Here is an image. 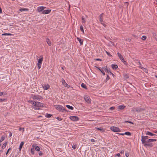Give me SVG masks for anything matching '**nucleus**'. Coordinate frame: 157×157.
I'll return each instance as SVG.
<instances>
[{
  "mask_svg": "<svg viewBox=\"0 0 157 157\" xmlns=\"http://www.w3.org/2000/svg\"><path fill=\"white\" fill-rule=\"evenodd\" d=\"M46 41L48 44L50 46L51 45V42L49 39L48 38H47Z\"/></svg>",
  "mask_w": 157,
  "mask_h": 157,
  "instance_id": "nucleus-25",
  "label": "nucleus"
},
{
  "mask_svg": "<svg viewBox=\"0 0 157 157\" xmlns=\"http://www.w3.org/2000/svg\"><path fill=\"white\" fill-rule=\"evenodd\" d=\"M105 52L109 56H112L110 54V53L109 52H108L106 51H105Z\"/></svg>",
  "mask_w": 157,
  "mask_h": 157,
  "instance_id": "nucleus-48",
  "label": "nucleus"
},
{
  "mask_svg": "<svg viewBox=\"0 0 157 157\" xmlns=\"http://www.w3.org/2000/svg\"><path fill=\"white\" fill-rule=\"evenodd\" d=\"M110 129L112 131L115 132H120L121 131V130L118 128L116 127H111Z\"/></svg>",
  "mask_w": 157,
  "mask_h": 157,
  "instance_id": "nucleus-3",
  "label": "nucleus"
},
{
  "mask_svg": "<svg viewBox=\"0 0 157 157\" xmlns=\"http://www.w3.org/2000/svg\"><path fill=\"white\" fill-rule=\"evenodd\" d=\"M80 30H81V31L82 32H83V33H84V30L83 29V27H82V25H80Z\"/></svg>",
  "mask_w": 157,
  "mask_h": 157,
  "instance_id": "nucleus-36",
  "label": "nucleus"
},
{
  "mask_svg": "<svg viewBox=\"0 0 157 157\" xmlns=\"http://www.w3.org/2000/svg\"><path fill=\"white\" fill-rule=\"evenodd\" d=\"M82 22L83 23H85L86 22V18L84 16L82 17Z\"/></svg>",
  "mask_w": 157,
  "mask_h": 157,
  "instance_id": "nucleus-27",
  "label": "nucleus"
},
{
  "mask_svg": "<svg viewBox=\"0 0 157 157\" xmlns=\"http://www.w3.org/2000/svg\"><path fill=\"white\" fill-rule=\"evenodd\" d=\"M121 155L119 153L117 154L116 155V157H120Z\"/></svg>",
  "mask_w": 157,
  "mask_h": 157,
  "instance_id": "nucleus-43",
  "label": "nucleus"
},
{
  "mask_svg": "<svg viewBox=\"0 0 157 157\" xmlns=\"http://www.w3.org/2000/svg\"><path fill=\"white\" fill-rule=\"evenodd\" d=\"M153 132L155 133H157V131L156 130H155L153 131Z\"/></svg>",
  "mask_w": 157,
  "mask_h": 157,
  "instance_id": "nucleus-64",
  "label": "nucleus"
},
{
  "mask_svg": "<svg viewBox=\"0 0 157 157\" xmlns=\"http://www.w3.org/2000/svg\"><path fill=\"white\" fill-rule=\"evenodd\" d=\"M117 54L118 57H119L121 60H122L123 59H124L123 56L120 53H119V52H118Z\"/></svg>",
  "mask_w": 157,
  "mask_h": 157,
  "instance_id": "nucleus-22",
  "label": "nucleus"
},
{
  "mask_svg": "<svg viewBox=\"0 0 157 157\" xmlns=\"http://www.w3.org/2000/svg\"><path fill=\"white\" fill-rule=\"evenodd\" d=\"M125 107V106L124 105H119L118 106V109H119L122 110V109H123Z\"/></svg>",
  "mask_w": 157,
  "mask_h": 157,
  "instance_id": "nucleus-20",
  "label": "nucleus"
},
{
  "mask_svg": "<svg viewBox=\"0 0 157 157\" xmlns=\"http://www.w3.org/2000/svg\"><path fill=\"white\" fill-rule=\"evenodd\" d=\"M125 122H128L129 123H131V124H133V123L132 122H131L130 121H126Z\"/></svg>",
  "mask_w": 157,
  "mask_h": 157,
  "instance_id": "nucleus-56",
  "label": "nucleus"
},
{
  "mask_svg": "<svg viewBox=\"0 0 157 157\" xmlns=\"http://www.w3.org/2000/svg\"><path fill=\"white\" fill-rule=\"evenodd\" d=\"M84 98L86 102L88 103H90V99L88 96L87 95H84Z\"/></svg>",
  "mask_w": 157,
  "mask_h": 157,
  "instance_id": "nucleus-8",
  "label": "nucleus"
},
{
  "mask_svg": "<svg viewBox=\"0 0 157 157\" xmlns=\"http://www.w3.org/2000/svg\"><path fill=\"white\" fill-rule=\"evenodd\" d=\"M77 39L79 41L81 45H82L83 44V41L82 39H81L78 37H77Z\"/></svg>",
  "mask_w": 157,
  "mask_h": 157,
  "instance_id": "nucleus-18",
  "label": "nucleus"
},
{
  "mask_svg": "<svg viewBox=\"0 0 157 157\" xmlns=\"http://www.w3.org/2000/svg\"><path fill=\"white\" fill-rule=\"evenodd\" d=\"M77 146L75 145H73L72 146V148L75 149L76 148Z\"/></svg>",
  "mask_w": 157,
  "mask_h": 157,
  "instance_id": "nucleus-44",
  "label": "nucleus"
},
{
  "mask_svg": "<svg viewBox=\"0 0 157 157\" xmlns=\"http://www.w3.org/2000/svg\"><path fill=\"white\" fill-rule=\"evenodd\" d=\"M123 63L125 65H126L127 64V63L126 62V61L124 60V59L122 60H121Z\"/></svg>",
  "mask_w": 157,
  "mask_h": 157,
  "instance_id": "nucleus-40",
  "label": "nucleus"
},
{
  "mask_svg": "<svg viewBox=\"0 0 157 157\" xmlns=\"http://www.w3.org/2000/svg\"><path fill=\"white\" fill-rule=\"evenodd\" d=\"M12 35V34H10V33H5L4 34H2V36H3V35H4V36H7V35L10 36V35Z\"/></svg>",
  "mask_w": 157,
  "mask_h": 157,
  "instance_id": "nucleus-33",
  "label": "nucleus"
},
{
  "mask_svg": "<svg viewBox=\"0 0 157 157\" xmlns=\"http://www.w3.org/2000/svg\"><path fill=\"white\" fill-rule=\"evenodd\" d=\"M6 100V99H2V98H0V102H2V101H5Z\"/></svg>",
  "mask_w": 157,
  "mask_h": 157,
  "instance_id": "nucleus-42",
  "label": "nucleus"
},
{
  "mask_svg": "<svg viewBox=\"0 0 157 157\" xmlns=\"http://www.w3.org/2000/svg\"><path fill=\"white\" fill-rule=\"evenodd\" d=\"M139 67L142 69H144V68L143 67H142L141 66H140Z\"/></svg>",
  "mask_w": 157,
  "mask_h": 157,
  "instance_id": "nucleus-63",
  "label": "nucleus"
},
{
  "mask_svg": "<svg viewBox=\"0 0 157 157\" xmlns=\"http://www.w3.org/2000/svg\"><path fill=\"white\" fill-rule=\"evenodd\" d=\"M2 13V10L1 8L0 7V13Z\"/></svg>",
  "mask_w": 157,
  "mask_h": 157,
  "instance_id": "nucleus-60",
  "label": "nucleus"
},
{
  "mask_svg": "<svg viewBox=\"0 0 157 157\" xmlns=\"http://www.w3.org/2000/svg\"><path fill=\"white\" fill-rule=\"evenodd\" d=\"M109 76L107 75V77L106 78V81H107L108 80H109Z\"/></svg>",
  "mask_w": 157,
  "mask_h": 157,
  "instance_id": "nucleus-45",
  "label": "nucleus"
},
{
  "mask_svg": "<svg viewBox=\"0 0 157 157\" xmlns=\"http://www.w3.org/2000/svg\"><path fill=\"white\" fill-rule=\"evenodd\" d=\"M149 137L148 136H141V141L142 144L147 143H149L150 142L148 139Z\"/></svg>",
  "mask_w": 157,
  "mask_h": 157,
  "instance_id": "nucleus-2",
  "label": "nucleus"
},
{
  "mask_svg": "<svg viewBox=\"0 0 157 157\" xmlns=\"http://www.w3.org/2000/svg\"><path fill=\"white\" fill-rule=\"evenodd\" d=\"M90 140H91V142H95V140L93 139H91Z\"/></svg>",
  "mask_w": 157,
  "mask_h": 157,
  "instance_id": "nucleus-55",
  "label": "nucleus"
},
{
  "mask_svg": "<svg viewBox=\"0 0 157 157\" xmlns=\"http://www.w3.org/2000/svg\"><path fill=\"white\" fill-rule=\"evenodd\" d=\"M56 109L59 110L60 111L65 110L64 108L60 105H56Z\"/></svg>",
  "mask_w": 157,
  "mask_h": 157,
  "instance_id": "nucleus-6",
  "label": "nucleus"
},
{
  "mask_svg": "<svg viewBox=\"0 0 157 157\" xmlns=\"http://www.w3.org/2000/svg\"><path fill=\"white\" fill-rule=\"evenodd\" d=\"M41 97L39 95H34L32 97V98L33 99H36L38 101H40V99Z\"/></svg>",
  "mask_w": 157,
  "mask_h": 157,
  "instance_id": "nucleus-10",
  "label": "nucleus"
},
{
  "mask_svg": "<svg viewBox=\"0 0 157 157\" xmlns=\"http://www.w3.org/2000/svg\"><path fill=\"white\" fill-rule=\"evenodd\" d=\"M103 14V13H102L99 16V20L101 22V23H102L103 22V20H102Z\"/></svg>",
  "mask_w": 157,
  "mask_h": 157,
  "instance_id": "nucleus-15",
  "label": "nucleus"
},
{
  "mask_svg": "<svg viewBox=\"0 0 157 157\" xmlns=\"http://www.w3.org/2000/svg\"><path fill=\"white\" fill-rule=\"evenodd\" d=\"M144 110V109L140 108H136V110L137 112H140L143 111Z\"/></svg>",
  "mask_w": 157,
  "mask_h": 157,
  "instance_id": "nucleus-16",
  "label": "nucleus"
},
{
  "mask_svg": "<svg viewBox=\"0 0 157 157\" xmlns=\"http://www.w3.org/2000/svg\"><path fill=\"white\" fill-rule=\"evenodd\" d=\"M44 6H40L38 7L37 8V11L39 13L42 12L46 8Z\"/></svg>",
  "mask_w": 157,
  "mask_h": 157,
  "instance_id": "nucleus-9",
  "label": "nucleus"
},
{
  "mask_svg": "<svg viewBox=\"0 0 157 157\" xmlns=\"http://www.w3.org/2000/svg\"><path fill=\"white\" fill-rule=\"evenodd\" d=\"M51 10H44L41 12V13L43 14H47L49 13H50Z\"/></svg>",
  "mask_w": 157,
  "mask_h": 157,
  "instance_id": "nucleus-12",
  "label": "nucleus"
},
{
  "mask_svg": "<svg viewBox=\"0 0 157 157\" xmlns=\"http://www.w3.org/2000/svg\"><path fill=\"white\" fill-rule=\"evenodd\" d=\"M43 154L42 152L41 151H40L39 153V155L40 156H41L43 155Z\"/></svg>",
  "mask_w": 157,
  "mask_h": 157,
  "instance_id": "nucleus-46",
  "label": "nucleus"
},
{
  "mask_svg": "<svg viewBox=\"0 0 157 157\" xmlns=\"http://www.w3.org/2000/svg\"><path fill=\"white\" fill-rule=\"evenodd\" d=\"M138 63H139V65L140 66L141 65V63L140 62H138Z\"/></svg>",
  "mask_w": 157,
  "mask_h": 157,
  "instance_id": "nucleus-61",
  "label": "nucleus"
},
{
  "mask_svg": "<svg viewBox=\"0 0 157 157\" xmlns=\"http://www.w3.org/2000/svg\"><path fill=\"white\" fill-rule=\"evenodd\" d=\"M125 155L126 157H128L129 156V154L128 153L126 152L125 153Z\"/></svg>",
  "mask_w": 157,
  "mask_h": 157,
  "instance_id": "nucleus-47",
  "label": "nucleus"
},
{
  "mask_svg": "<svg viewBox=\"0 0 157 157\" xmlns=\"http://www.w3.org/2000/svg\"><path fill=\"white\" fill-rule=\"evenodd\" d=\"M6 145H7V142H6L2 146V149H4V148H5L6 147Z\"/></svg>",
  "mask_w": 157,
  "mask_h": 157,
  "instance_id": "nucleus-29",
  "label": "nucleus"
},
{
  "mask_svg": "<svg viewBox=\"0 0 157 157\" xmlns=\"http://www.w3.org/2000/svg\"><path fill=\"white\" fill-rule=\"evenodd\" d=\"M12 133H11V132H10V134H9V136L10 137H11L12 136Z\"/></svg>",
  "mask_w": 157,
  "mask_h": 157,
  "instance_id": "nucleus-57",
  "label": "nucleus"
},
{
  "mask_svg": "<svg viewBox=\"0 0 157 157\" xmlns=\"http://www.w3.org/2000/svg\"><path fill=\"white\" fill-rule=\"evenodd\" d=\"M4 93L3 92H0V96H2L3 95Z\"/></svg>",
  "mask_w": 157,
  "mask_h": 157,
  "instance_id": "nucleus-53",
  "label": "nucleus"
},
{
  "mask_svg": "<svg viewBox=\"0 0 157 157\" xmlns=\"http://www.w3.org/2000/svg\"><path fill=\"white\" fill-rule=\"evenodd\" d=\"M34 148H35L36 151H39L40 150V148L37 146L35 145H33L32 146Z\"/></svg>",
  "mask_w": 157,
  "mask_h": 157,
  "instance_id": "nucleus-13",
  "label": "nucleus"
},
{
  "mask_svg": "<svg viewBox=\"0 0 157 157\" xmlns=\"http://www.w3.org/2000/svg\"><path fill=\"white\" fill-rule=\"evenodd\" d=\"M124 135H126L128 136H131V133L130 132H126L124 133Z\"/></svg>",
  "mask_w": 157,
  "mask_h": 157,
  "instance_id": "nucleus-31",
  "label": "nucleus"
},
{
  "mask_svg": "<svg viewBox=\"0 0 157 157\" xmlns=\"http://www.w3.org/2000/svg\"><path fill=\"white\" fill-rule=\"evenodd\" d=\"M95 128L96 129L100 130L102 132H103V131L104 130L103 128Z\"/></svg>",
  "mask_w": 157,
  "mask_h": 157,
  "instance_id": "nucleus-30",
  "label": "nucleus"
},
{
  "mask_svg": "<svg viewBox=\"0 0 157 157\" xmlns=\"http://www.w3.org/2000/svg\"><path fill=\"white\" fill-rule=\"evenodd\" d=\"M81 86L82 88H84L85 89H86V86L83 83H82L81 84Z\"/></svg>",
  "mask_w": 157,
  "mask_h": 157,
  "instance_id": "nucleus-28",
  "label": "nucleus"
},
{
  "mask_svg": "<svg viewBox=\"0 0 157 157\" xmlns=\"http://www.w3.org/2000/svg\"><path fill=\"white\" fill-rule=\"evenodd\" d=\"M42 87L45 90H48L50 87V86L48 84H45L42 85Z\"/></svg>",
  "mask_w": 157,
  "mask_h": 157,
  "instance_id": "nucleus-11",
  "label": "nucleus"
},
{
  "mask_svg": "<svg viewBox=\"0 0 157 157\" xmlns=\"http://www.w3.org/2000/svg\"><path fill=\"white\" fill-rule=\"evenodd\" d=\"M22 130V132H23L24 131V128H22L21 127H20L19 128V130L21 131Z\"/></svg>",
  "mask_w": 157,
  "mask_h": 157,
  "instance_id": "nucleus-41",
  "label": "nucleus"
},
{
  "mask_svg": "<svg viewBox=\"0 0 157 157\" xmlns=\"http://www.w3.org/2000/svg\"><path fill=\"white\" fill-rule=\"evenodd\" d=\"M118 66L116 64H112V67L113 69H116L118 68Z\"/></svg>",
  "mask_w": 157,
  "mask_h": 157,
  "instance_id": "nucleus-24",
  "label": "nucleus"
},
{
  "mask_svg": "<svg viewBox=\"0 0 157 157\" xmlns=\"http://www.w3.org/2000/svg\"><path fill=\"white\" fill-rule=\"evenodd\" d=\"M43 58L42 57L41 58L39 59L38 60L37 66L38 67L39 69H40L41 66V63L43 61Z\"/></svg>",
  "mask_w": 157,
  "mask_h": 157,
  "instance_id": "nucleus-4",
  "label": "nucleus"
},
{
  "mask_svg": "<svg viewBox=\"0 0 157 157\" xmlns=\"http://www.w3.org/2000/svg\"><path fill=\"white\" fill-rule=\"evenodd\" d=\"M125 4H126L127 6H128V2H125Z\"/></svg>",
  "mask_w": 157,
  "mask_h": 157,
  "instance_id": "nucleus-62",
  "label": "nucleus"
},
{
  "mask_svg": "<svg viewBox=\"0 0 157 157\" xmlns=\"http://www.w3.org/2000/svg\"><path fill=\"white\" fill-rule=\"evenodd\" d=\"M62 82L63 85L64 86H66L67 84L65 80L63 78L62 79Z\"/></svg>",
  "mask_w": 157,
  "mask_h": 157,
  "instance_id": "nucleus-19",
  "label": "nucleus"
},
{
  "mask_svg": "<svg viewBox=\"0 0 157 157\" xmlns=\"http://www.w3.org/2000/svg\"><path fill=\"white\" fill-rule=\"evenodd\" d=\"M101 23L105 27L106 26V25L105 24H104L103 23H102H102Z\"/></svg>",
  "mask_w": 157,
  "mask_h": 157,
  "instance_id": "nucleus-58",
  "label": "nucleus"
},
{
  "mask_svg": "<svg viewBox=\"0 0 157 157\" xmlns=\"http://www.w3.org/2000/svg\"><path fill=\"white\" fill-rule=\"evenodd\" d=\"M149 140L150 141V142H154V141H156V139H149Z\"/></svg>",
  "mask_w": 157,
  "mask_h": 157,
  "instance_id": "nucleus-32",
  "label": "nucleus"
},
{
  "mask_svg": "<svg viewBox=\"0 0 157 157\" xmlns=\"http://www.w3.org/2000/svg\"><path fill=\"white\" fill-rule=\"evenodd\" d=\"M65 87H66L68 88H71V86L70 85H68L67 84V85Z\"/></svg>",
  "mask_w": 157,
  "mask_h": 157,
  "instance_id": "nucleus-49",
  "label": "nucleus"
},
{
  "mask_svg": "<svg viewBox=\"0 0 157 157\" xmlns=\"http://www.w3.org/2000/svg\"><path fill=\"white\" fill-rule=\"evenodd\" d=\"M19 11L21 12H22L24 11H28L29 10L26 8H22L19 9Z\"/></svg>",
  "mask_w": 157,
  "mask_h": 157,
  "instance_id": "nucleus-21",
  "label": "nucleus"
},
{
  "mask_svg": "<svg viewBox=\"0 0 157 157\" xmlns=\"http://www.w3.org/2000/svg\"><path fill=\"white\" fill-rule=\"evenodd\" d=\"M24 144V143L23 142H21V143L19 147V149L20 151L21 150Z\"/></svg>",
  "mask_w": 157,
  "mask_h": 157,
  "instance_id": "nucleus-23",
  "label": "nucleus"
},
{
  "mask_svg": "<svg viewBox=\"0 0 157 157\" xmlns=\"http://www.w3.org/2000/svg\"><path fill=\"white\" fill-rule=\"evenodd\" d=\"M144 146H145L146 147H152L153 145L152 144V143H147L143 144Z\"/></svg>",
  "mask_w": 157,
  "mask_h": 157,
  "instance_id": "nucleus-14",
  "label": "nucleus"
},
{
  "mask_svg": "<svg viewBox=\"0 0 157 157\" xmlns=\"http://www.w3.org/2000/svg\"><path fill=\"white\" fill-rule=\"evenodd\" d=\"M144 71H145V72L146 73H147L148 72V70H147V69H145V68H144Z\"/></svg>",
  "mask_w": 157,
  "mask_h": 157,
  "instance_id": "nucleus-51",
  "label": "nucleus"
},
{
  "mask_svg": "<svg viewBox=\"0 0 157 157\" xmlns=\"http://www.w3.org/2000/svg\"><path fill=\"white\" fill-rule=\"evenodd\" d=\"M106 71L107 72L109 73L110 72L111 74L113 76L114 75L113 74L112 72H111V71H109V70H108L106 68Z\"/></svg>",
  "mask_w": 157,
  "mask_h": 157,
  "instance_id": "nucleus-38",
  "label": "nucleus"
},
{
  "mask_svg": "<svg viewBox=\"0 0 157 157\" xmlns=\"http://www.w3.org/2000/svg\"><path fill=\"white\" fill-rule=\"evenodd\" d=\"M66 107L69 109L71 110H73V107L72 106H70V105H66Z\"/></svg>",
  "mask_w": 157,
  "mask_h": 157,
  "instance_id": "nucleus-26",
  "label": "nucleus"
},
{
  "mask_svg": "<svg viewBox=\"0 0 157 157\" xmlns=\"http://www.w3.org/2000/svg\"><path fill=\"white\" fill-rule=\"evenodd\" d=\"M56 119L58 120H59V121H61L62 120V119L61 118H59V117H57L56 118Z\"/></svg>",
  "mask_w": 157,
  "mask_h": 157,
  "instance_id": "nucleus-54",
  "label": "nucleus"
},
{
  "mask_svg": "<svg viewBox=\"0 0 157 157\" xmlns=\"http://www.w3.org/2000/svg\"><path fill=\"white\" fill-rule=\"evenodd\" d=\"M11 149V148H9L8 150L7 151V152L6 153V155H7L8 153L9 152V151Z\"/></svg>",
  "mask_w": 157,
  "mask_h": 157,
  "instance_id": "nucleus-52",
  "label": "nucleus"
},
{
  "mask_svg": "<svg viewBox=\"0 0 157 157\" xmlns=\"http://www.w3.org/2000/svg\"><path fill=\"white\" fill-rule=\"evenodd\" d=\"M4 139H5V137L3 136H2L1 139L0 140V142H1L3 141L4 140Z\"/></svg>",
  "mask_w": 157,
  "mask_h": 157,
  "instance_id": "nucleus-34",
  "label": "nucleus"
},
{
  "mask_svg": "<svg viewBox=\"0 0 157 157\" xmlns=\"http://www.w3.org/2000/svg\"><path fill=\"white\" fill-rule=\"evenodd\" d=\"M146 135H150V136H156V134H154L152 133H151V132H149V131H147V132H146Z\"/></svg>",
  "mask_w": 157,
  "mask_h": 157,
  "instance_id": "nucleus-17",
  "label": "nucleus"
},
{
  "mask_svg": "<svg viewBox=\"0 0 157 157\" xmlns=\"http://www.w3.org/2000/svg\"><path fill=\"white\" fill-rule=\"evenodd\" d=\"M29 102L33 104V108L35 110H39L40 109V107H43V104L40 102H36L33 101H29Z\"/></svg>",
  "mask_w": 157,
  "mask_h": 157,
  "instance_id": "nucleus-1",
  "label": "nucleus"
},
{
  "mask_svg": "<svg viewBox=\"0 0 157 157\" xmlns=\"http://www.w3.org/2000/svg\"><path fill=\"white\" fill-rule=\"evenodd\" d=\"M146 38H147V37H146V36H143L142 37L141 39L142 40H146Z\"/></svg>",
  "mask_w": 157,
  "mask_h": 157,
  "instance_id": "nucleus-37",
  "label": "nucleus"
},
{
  "mask_svg": "<svg viewBox=\"0 0 157 157\" xmlns=\"http://www.w3.org/2000/svg\"><path fill=\"white\" fill-rule=\"evenodd\" d=\"M115 107H111L109 109L112 110H113L114 109Z\"/></svg>",
  "mask_w": 157,
  "mask_h": 157,
  "instance_id": "nucleus-50",
  "label": "nucleus"
},
{
  "mask_svg": "<svg viewBox=\"0 0 157 157\" xmlns=\"http://www.w3.org/2000/svg\"><path fill=\"white\" fill-rule=\"evenodd\" d=\"M31 153L32 154H33V155L34 154V149L31 148Z\"/></svg>",
  "mask_w": 157,
  "mask_h": 157,
  "instance_id": "nucleus-39",
  "label": "nucleus"
},
{
  "mask_svg": "<svg viewBox=\"0 0 157 157\" xmlns=\"http://www.w3.org/2000/svg\"><path fill=\"white\" fill-rule=\"evenodd\" d=\"M96 60L97 61H101V60L99 59H96Z\"/></svg>",
  "mask_w": 157,
  "mask_h": 157,
  "instance_id": "nucleus-59",
  "label": "nucleus"
},
{
  "mask_svg": "<svg viewBox=\"0 0 157 157\" xmlns=\"http://www.w3.org/2000/svg\"><path fill=\"white\" fill-rule=\"evenodd\" d=\"M96 67L102 73L103 75H105V74L104 72V71H106L105 67H103L101 69L99 67Z\"/></svg>",
  "mask_w": 157,
  "mask_h": 157,
  "instance_id": "nucleus-5",
  "label": "nucleus"
},
{
  "mask_svg": "<svg viewBox=\"0 0 157 157\" xmlns=\"http://www.w3.org/2000/svg\"><path fill=\"white\" fill-rule=\"evenodd\" d=\"M51 116L52 115L48 113H47L46 115V117H51Z\"/></svg>",
  "mask_w": 157,
  "mask_h": 157,
  "instance_id": "nucleus-35",
  "label": "nucleus"
},
{
  "mask_svg": "<svg viewBox=\"0 0 157 157\" xmlns=\"http://www.w3.org/2000/svg\"><path fill=\"white\" fill-rule=\"evenodd\" d=\"M70 119L73 121H77L79 120V118L76 116H71L70 117Z\"/></svg>",
  "mask_w": 157,
  "mask_h": 157,
  "instance_id": "nucleus-7",
  "label": "nucleus"
}]
</instances>
